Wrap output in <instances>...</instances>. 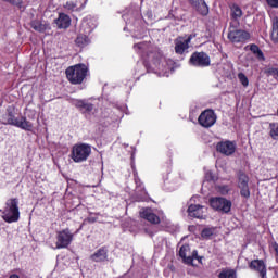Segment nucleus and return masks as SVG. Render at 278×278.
Masks as SVG:
<instances>
[{
  "mask_svg": "<svg viewBox=\"0 0 278 278\" xmlns=\"http://www.w3.org/2000/svg\"><path fill=\"white\" fill-rule=\"evenodd\" d=\"M3 125H13V127H18L20 129H24V131H31L34 129V125L27 121V117H21L20 119L14 116V109L9 106L7 109V114L2 116Z\"/></svg>",
  "mask_w": 278,
  "mask_h": 278,
  "instance_id": "nucleus-1",
  "label": "nucleus"
},
{
  "mask_svg": "<svg viewBox=\"0 0 278 278\" xmlns=\"http://www.w3.org/2000/svg\"><path fill=\"white\" fill-rule=\"evenodd\" d=\"M2 218L5 223H18L21 211L18 210V199L11 198L7 200L2 211Z\"/></svg>",
  "mask_w": 278,
  "mask_h": 278,
  "instance_id": "nucleus-2",
  "label": "nucleus"
},
{
  "mask_svg": "<svg viewBox=\"0 0 278 278\" xmlns=\"http://www.w3.org/2000/svg\"><path fill=\"white\" fill-rule=\"evenodd\" d=\"M66 77L71 84H83L88 76V66L84 64H76L68 67L66 71Z\"/></svg>",
  "mask_w": 278,
  "mask_h": 278,
  "instance_id": "nucleus-3",
  "label": "nucleus"
},
{
  "mask_svg": "<svg viewBox=\"0 0 278 278\" xmlns=\"http://www.w3.org/2000/svg\"><path fill=\"white\" fill-rule=\"evenodd\" d=\"M92 153V147L88 143L75 144L72 149V160L77 164L86 162Z\"/></svg>",
  "mask_w": 278,
  "mask_h": 278,
  "instance_id": "nucleus-4",
  "label": "nucleus"
},
{
  "mask_svg": "<svg viewBox=\"0 0 278 278\" xmlns=\"http://www.w3.org/2000/svg\"><path fill=\"white\" fill-rule=\"evenodd\" d=\"M216 118L217 116L214 110H205L200 114L198 123L201 127L210 129V127H214V125H216Z\"/></svg>",
  "mask_w": 278,
  "mask_h": 278,
  "instance_id": "nucleus-5",
  "label": "nucleus"
},
{
  "mask_svg": "<svg viewBox=\"0 0 278 278\" xmlns=\"http://www.w3.org/2000/svg\"><path fill=\"white\" fill-rule=\"evenodd\" d=\"M210 204L211 207L217 212H223L224 214H229V212H231V201L225 198H211Z\"/></svg>",
  "mask_w": 278,
  "mask_h": 278,
  "instance_id": "nucleus-6",
  "label": "nucleus"
},
{
  "mask_svg": "<svg viewBox=\"0 0 278 278\" xmlns=\"http://www.w3.org/2000/svg\"><path fill=\"white\" fill-rule=\"evenodd\" d=\"M190 64L200 68H206L211 64L210 55L205 52H194L190 58Z\"/></svg>",
  "mask_w": 278,
  "mask_h": 278,
  "instance_id": "nucleus-7",
  "label": "nucleus"
},
{
  "mask_svg": "<svg viewBox=\"0 0 278 278\" xmlns=\"http://www.w3.org/2000/svg\"><path fill=\"white\" fill-rule=\"evenodd\" d=\"M179 257H181L184 263L188 265H192V262H194V260H198V262H201V257H199V252H197V250L190 253V245H182L180 248Z\"/></svg>",
  "mask_w": 278,
  "mask_h": 278,
  "instance_id": "nucleus-8",
  "label": "nucleus"
},
{
  "mask_svg": "<svg viewBox=\"0 0 278 278\" xmlns=\"http://www.w3.org/2000/svg\"><path fill=\"white\" fill-rule=\"evenodd\" d=\"M71 242H73V233L70 229L56 233V249H66Z\"/></svg>",
  "mask_w": 278,
  "mask_h": 278,
  "instance_id": "nucleus-9",
  "label": "nucleus"
},
{
  "mask_svg": "<svg viewBox=\"0 0 278 278\" xmlns=\"http://www.w3.org/2000/svg\"><path fill=\"white\" fill-rule=\"evenodd\" d=\"M192 38H194L192 35H189L188 38L178 37L175 40V52L178 53V55H184V53L190 49V42H192Z\"/></svg>",
  "mask_w": 278,
  "mask_h": 278,
  "instance_id": "nucleus-10",
  "label": "nucleus"
},
{
  "mask_svg": "<svg viewBox=\"0 0 278 278\" xmlns=\"http://www.w3.org/2000/svg\"><path fill=\"white\" fill-rule=\"evenodd\" d=\"M238 188L240 189V194L243 199H249V197H251V190L249 189V176H247V174L239 173Z\"/></svg>",
  "mask_w": 278,
  "mask_h": 278,
  "instance_id": "nucleus-11",
  "label": "nucleus"
},
{
  "mask_svg": "<svg viewBox=\"0 0 278 278\" xmlns=\"http://www.w3.org/2000/svg\"><path fill=\"white\" fill-rule=\"evenodd\" d=\"M216 150L218 153H222V155H233L236 153V142L229 140L218 142Z\"/></svg>",
  "mask_w": 278,
  "mask_h": 278,
  "instance_id": "nucleus-12",
  "label": "nucleus"
},
{
  "mask_svg": "<svg viewBox=\"0 0 278 278\" xmlns=\"http://www.w3.org/2000/svg\"><path fill=\"white\" fill-rule=\"evenodd\" d=\"M251 38V35L247 30H238L236 28H230L228 33V39L231 42H244Z\"/></svg>",
  "mask_w": 278,
  "mask_h": 278,
  "instance_id": "nucleus-13",
  "label": "nucleus"
},
{
  "mask_svg": "<svg viewBox=\"0 0 278 278\" xmlns=\"http://www.w3.org/2000/svg\"><path fill=\"white\" fill-rule=\"evenodd\" d=\"M188 214L191 218H205V206L200 204H190L188 207Z\"/></svg>",
  "mask_w": 278,
  "mask_h": 278,
  "instance_id": "nucleus-14",
  "label": "nucleus"
},
{
  "mask_svg": "<svg viewBox=\"0 0 278 278\" xmlns=\"http://www.w3.org/2000/svg\"><path fill=\"white\" fill-rule=\"evenodd\" d=\"M139 215L141 218H144V220H148V223H151L152 225H160L161 223L160 217L153 213V210L151 208H142L139 212Z\"/></svg>",
  "mask_w": 278,
  "mask_h": 278,
  "instance_id": "nucleus-15",
  "label": "nucleus"
},
{
  "mask_svg": "<svg viewBox=\"0 0 278 278\" xmlns=\"http://www.w3.org/2000/svg\"><path fill=\"white\" fill-rule=\"evenodd\" d=\"M190 2L194 10L202 16H207V14H210V7H207L205 0H190Z\"/></svg>",
  "mask_w": 278,
  "mask_h": 278,
  "instance_id": "nucleus-16",
  "label": "nucleus"
},
{
  "mask_svg": "<svg viewBox=\"0 0 278 278\" xmlns=\"http://www.w3.org/2000/svg\"><path fill=\"white\" fill-rule=\"evenodd\" d=\"M54 23L58 29H68V27H71V16L66 13H60Z\"/></svg>",
  "mask_w": 278,
  "mask_h": 278,
  "instance_id": "nucleus-17",
  "label": "nucleus"
},
{
  "mask_svg": "<svg viewBox=\"0 0 278 278\" xmlns=\"http://www.w3.org/2000/svg\"><path fill=\"white\" fill-rule=\"evenodd\" d=\"M251 270H256V273H260L261 277H266V263L262 260H254L250 263Z\"/></svg>",
  "mask_w": 278,
  "mask_h": 278,
  "instance_id": "nucleus-18",
  "label": "nucleus"
},
{
  "mask_svg": "<svg viewBox=\"0 0 278 278\" xmlns=\"http://www.w3.org/2000/svg\"><path fill=\"white\" fill-rule=\"evenodd\" d=\"M147 58L149 62H153L156 68L162 70V66L160 65V62L164 61V58L162 56V52H159L157 50H154L153 52L150 51L149 53H147Z\"/></svg>",
  "mask_w": 278,
  "mask_h": 278,
  "instance_id": "nucleus-19",
  "label": "nucleus"
},
{
  "mask_svg": "<svg viewBox=\"0 0 278 278\" xmlns=\"http://www.w3.org/2000/svg\"><path fill=\"white\" fill-rule=\"evenodd\" d=\"M75 106L80 110L83 113L90 114L94 110V105L92 103H88L84 100H77Z\"/></svg>",
  "mask_w": 278,
  "mask_h": 278,
  "instance_id": "nucleus-20",
  "label": "nucleus"
},
{
  "mask_svg": "<svg viewBox=\"0 0 278 278\" xmlns=\"http://www.w3.org/2000/svg\"><path fill=\"white\" fill-rule=\"evenodd\" d=\"M92 262H105L108 260V250L100 249L91 255Z\"/></svg>",
  "mask_w": 278,
  "mask_h": 278,
  "instance_id": "nucleus-21",
  "label": "nucleus"
},
{
  "mask_svg": "<svg viewBox=\"0 0 278 278\" xmlns=\"http://www.w3.org/2000/svg\"><path fill=\"white\" fill-rule=\"evenodd\" d=\"M30 27L35 29V31L42 34V31H47V29H49V24H43L40 21H33L30 23Z\"/></svg>",
  "mask_w": 278,
  "mask_h": 278,
  "instance_id": "nucleus-22",
  "label": "nucleus"
},
{
  "mask_svg": "<svg viewBox=\"0 0 278 278\" xmlns=\"http://www.w3.org/2000/svg\"><path fill=\"white\" fill-rule=\"evenodd\" d=\"M238 274L235 269L231 268H224L219 271L218 278H237Z\"/></svg>",
  "mask_w": 278,
  "mask_h": 278,
  "instance_id": "nucleus-23",
  "label": "nucleus"
},
{
  "mask_svg": "<svg viewBox=\"0 0 278 278\" xmlns=\"http://www.w3.org/2000/svg\"><path fill=\"white\" fill-rule=\"evenodd\" d=\"M250 51H252V53L254 55H256L257 60H260L261 62H264L265 58H264V52H262V50L260 49V47L255 43H252L250 46Z\"/></svg>",
  "mask_w": 278,
  "mask_h": 278,
  "instance_id": "nucleus-24",
  "label": "nucleus"
},
{
  "mask_svg": "<svg viewBox=\"0 0 278 278\" xmlns=\"http://www.w3.org/2000/svg\"><path fill=\"white\" fill-rule=\"evenodd\" d=\"M134 49L140 55H144V53H147V50H149V43L148 42L137 43L134 46Z\"/></svg>",
  "mask_w": 278,
  "mask_h": 278,
  "instance_id": "nucleus-25",
  "label": "nucleus"
},
{
  "mask_svg": "<svg viewBox=\"0 0 278 278\" xmlns=\"http://www.w3.org/2000/svg\"><path fill=\"white\" fill-rule=\"evenodd\" d=\"M271 40L275 45H278V18L273 22Z\"/></svg>",
  "mask_w": 278,
  "mask_h": 278,
  "instance_id": "nucleus-26",
  "label": "nucleus"
},
{
  "mask_svg": "<svg viewBox=\"0 0 278 278\" xmlns=\"http://www.w3.org/2000/svg\"><path fill=\"white\" fill-rule=\"evenodd\" d=\"M76 45L78 47H86L90 45V39L86 35H80L76 38Z\"/></svg>",
  "mask_w": 278,
  "mask_h": 278,
  "instance_id": "nucleus-27",
  "label": "nucleus"
},
{
  "mask_svg": "<svg viewBox=\"0 0 278 278\" xmlns=\"http://www.w3.org/2000/svg\"><path fill=\"white\" fill-rule=\"evenodd\" d=\"M269 136L273 140H278V123L269 124Z\"/></svg>",
  "mask_w": 278,
  "mask_h": 278,
  "instance_id": "nucleus-28",
  "label": "nucleus"
},
{
  "mask_svg": "<svg viewBox=\"0 0 278 278\" xmlns=\"http://www.w3.org/2000/svg\"><path fill=\"white\" fill-rule=\"evenodd\" d=\"M63 8L65 10H68L70 12H75V11H79V10H84V5H81L79 9H77V3L73 2V1H67Z\"/></svg>",
  "mask_w": 278,
  "mask_h": 278,
  "instance_id": "nucleus-29",
  "label": "nucleus"
},
{
  "mask_svg": "<svg viewBox=\"0 0 278 278\" xmlns=\"http://www.w3.org/2000/svg\"><path fill=\"white\" fill-rule=\"evenodd\" d=\"M214 181H216V176H214V173L206 172L202 186H203V188H205V187H207V184H212Z\"/></svg>",
  "mask_w": 278,
  "mask_h": 278,
  "instance_id": "nucleus-30",
  "label": "nucleus"
},
{
  "mask_svg": "<svg viewBox=\"0 0 278 278\" xmlns=\"http://www.w3.org/2000/svg\"><path fill=\"white\" fill-rule=\"evenodd\" d=\"M231 16L236 21H237V18H241L242 17V9H240V7H238V4H233L231 7Z\"/></svg>",
  "mask_w": 278,
  "mask_h": 278,
  "instance_id": "nucleus-31",
  "label": "nucleus"
},
{
  "mask_svg": "<svg viewBox=\"0 0 278 278\" xmlns=\"http://www.w3.org/2000/svg\"><path fill=\"white\" fill-rule=\"evenodd\" d=\"M216 233V228L211 227V228H204L202 230V238H212Z\"/></svg>",
  "mask_w": 278,
  "mask_h": 278,
  "instance_id": "nucleus-32",
  "label": "nucleus"
},
{
  "mask_svg": "<svg viewBox=\"0 0 278 278\" xmlns=\"http://www.w3.org/2000/svg\"><path fill=\"white\" fill-rule=\"evenodd\" d=\"M238 79L243 88H247L249 86V78L247 77V75L244 73H242V72L239 73Z\"/></svg>",
  "mask_w": 278,
  "mask_h": 278,
  "instance_id": "nucleus-33",
  "label": "nucleus"
},
{
  "mask_svg": "<svg viewBox=\"0 0 278 278\" xmlns=\"http://www.w3.org/2000/svg\"><path fill=\"white\" fill-rule=\"evenodd\" d=\"M229 190H231V189L227 185H223V186L217 187V191H218L219 194H229Z\"/></svg>",
  "mask_w": 278,
  "mask_h": 278,
  "instance_id": "nucleus-34",
  "label": "nucleus"
},
{
  "mask_svg": "<svg viewBox=\"0 0 278 278\" xmlns=\"http://www.w3.org/2000/svg\"><path fill=\"white\" fill-rule=\"evenodd\" d=\"M277 73H278L277 67H268L266 70V74L269 75L270 77H275V79H277Z\"/></svg>",
  "mask_w": 278,
  "mask_h": 278,
  "instance_id": "nucleus-35",
  "label": "nucleus"
},
{
  "mask_svg": "<svg viewBox=\"0 0 278 278\" xmlns=\"http://www.w3.org/2000/svg\"><path fill=\"white\" fill-rule=\"evenodd\" d=\"M270 8H278V0H266Z\"/></svg>",
  "mask_w": 278,
  "mask_h": 278,
  "instance_id": "nucleus-36",
  "label": "nucleus"
},
{
  "mask_svg": "<svg viewBox=\"0 0 278 278\" xmlns=\"http://www.w3.org/2000/svg\"><path fill=\"white\" fill-rule=\"evenodd\" d=\"M13 5H16L17 8H23V1L22 0L14 1Z\"/></svg>",
  "mask_w": 278,
  "mask_h": 278,
  "instance_id": "nucleus-37",
  "label": "nucleus"
},
{
  "mask_svg": "<svg viewBox=\"0 0 278 278\" xmlns=\"http://www.w3.org/2000/svg\"><path fill=\"white\" fill-rule=\"evenodd\" d=\"M274 249H275L276 254L278 255V244L277 243L274 244Z\"/></svg>",
  "mask_w": 278,
  "mask_h": 278,
  "instance_id": "nucleus-38",
  "label": "nucleus"
},
{
  "mask_svg": "<svg viewBox=\"0 0 278 278\" xmlns=\"http://www.w3.org/2000/svg\"><path fill=\"white\" fill-rule=\"evenodd\" d=\"M3 1H7V3L14 4V1H13V0H3Z\"/></svg>",
  "mask_w": 278,
  "mask_h": 278,
  "instance_id": "nucleus-39",
  "label": "nucleus"
},
{
  "mask_svg": "<svg viewBox=\"0 0 278 278\" xmlns=\"http://www.w3.org/2000/svg\"><path fill=\"white\" fill-rule=\"evenodd\" d=\"M197 199H199V197H193L191 201H197Z\"/></svg>",
  "mask_w": 278,
  "mask_h": 278,
  "instance_id": "nucleus-40",
  "label": "nucleus"
}]
</instances>
